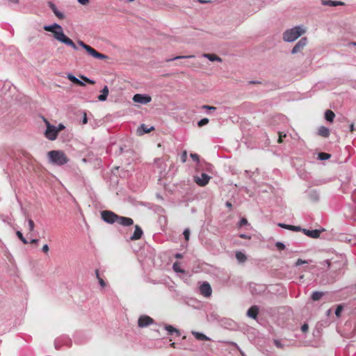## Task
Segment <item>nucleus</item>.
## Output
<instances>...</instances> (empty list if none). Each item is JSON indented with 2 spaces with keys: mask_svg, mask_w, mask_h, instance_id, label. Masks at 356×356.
I'll list each match as a JSON object with an SVG mask.
<instances>
[{
  "mask_svg": "<svg viewBox=\"0 0 356 356\" xmlns=\"http://www.w3.org/2000/svg\"><path fill=\"white\" fill-rule=\"evenodd\" d=\"M44 29L53 33L54 38L58 41L71 47L74 50L78 49L74 42L63 33L62 26L58 24L54 23L51 25H45L44 26Z\"/></svg>",
  "mask_w": 356,
  "mask_h": 356,
  "instance_id": "1",
  "label": "nucleus"
},
{
  "mask_svg": "<svg viewBox=\"0 0 356 356\" xmlns=\"http://www.w3.org/2000/svg\"><path fill=\"white\" fill-rule=\"evenodd\" d=\"M47 155L49 163L55 165L61 166L69 161L66 154L61 150H51Z\"/></svg>",
  "mask_w": 356,
  "mask_h": 356,
  "instance_id": "2",
  "label": "nucleus"
},
{
  "mask_svg": "<svg viewBox=\"0 0 356 356\" xmlns=\"http://www.w3.org/2000/svg\"><path fill=\"white\" fill-rule=\"evenodd\" d=\"M305 32L302 26H296L287 29L283 33V40L287 42H291L298 39Z\"/></svg>",
  "mask_w": 356,
  "mask_h": 356,
  "instance_id": "3",
  "label": "nucleus"
},
{
  "mask_svg": "<svg viewBox=\"0 0 356 356\" xmlns=\"http://www.w3.org/2000/svg\"><path fill=\"white\" fill-rule=\"evenodd\" d=\"M78 44L82 48H83L90 56H91L95 58H97L99 60H104V59H106L108 58V56L106 55L98 52L94 48H92L90 45L86 44L81 40H78Z\"/></svg>",
  "mask_w": 356,
  "mask_h": 356,
  "instance_id": "4",
  "label": "nucleus"
},
{
  "mask_svg": "<svg viewBox=\"0 0 356 356\" xmlns=\"http://www.w3.org/2000/svg\"><path fill=\"white\" fill-rule=\"evenodd\" d=\"M44 122L47 126V129L44 131V136L49 140H55L58 134L56 129V126L50 124V122L46 119H44Z\"/></svg>",
  "mask_w": 356,
  "mask_h": 356,
  "instance_id": "5",
  "label": "nucleus"
},
{
  "mask_svg": "<svg viewBox=\"0 0 356 356\" xmlns=\"http://www.w3.org/2000/svg\"><path fill=\"white\" fill-rule=\"evenodd\" d=\"M101 217L104 222L108 224H114L117 223L118 215L111 211L104 210L101 211Z\"/></svg>",
  "mask_w": 356,
  "mask_h": 356,
  "instance_id": "6",
  "label": "nucleus"
},
{
  "mask_svg": "<svg viewBox=\"0 0 356 356\" xmlns=\"http://www.w3.org/2000/svg\"><path fill=\"white\" fill-rule=\"evenodd\" d=\"M152 100V97L146 94H136L133 97V101L141 104H147Z\"/></svg>",
  "mask_w": 356,
  "mask_h": 356,
  "instance_id": "7",
  "label": "nucleus"
},
{
  "mask_svg": "<svg viewBox=\"0 0 356 356\" xmlns=\"http://www.w3.org/2000/svg\"><path fill=\"white\" fill-rule=\"evenodd\" d=\"M200 293L204 297L208 298L211 296L212 289L207 282H204L200 286Z\"/></svg>",
  "mask_w": 356,
  "mask_h": 356,
  "instance_id": "8",
  "label": "nucleus"
},
{
  "mask_svg": "<svg viewBox=\"0 0 356 356\" xmlns=\"http://www.w3.org/2000/svg\"><path fill=\"white\" fill-rule=\"evenodd\" d=\"M154 320L149 316L142 315L138 318V325L140 327H145L153 324Z\"/></svg>",
  "mask_w": 356,
  "mask_h": 356,
  "instance_id": "9",
  "label": "nucleus"
},
{
  "mask_svg": "<svg viewBox=\"0 0 356 356\" xmlns=\"http://www.w3.org/2000/svg\"><path fill=\"white\" fill-rule=\"evenodd\" d=\"M210 179L211 177L209 175L203 172L200 177H195V181L198 186H204L209 183Z\"/></svg>",
  "mask_w": 356,
  "mask_h": 356,
  "instance_id": "10",
  "label": "nucleus"
},
{
  "mask_svg": "<svg viewBox=\"0 0 356 356\" xmlns=\"http://www.w3.org/2000/svg\"><path fill=\"white\" fill-rule=\"evenodd\" d=\"M307 43V39L306 38H302L293 47L291 50V54H295L302 51V49L306 46Z\"/></svg>",
  "mask_w": 356,
  "mask_h": 356,
  "instance_id": "11",
  "label": "nucleus"
},
{
  "mask_svg": "<svg viewBox=\"0 0 356 356\" xmlns=\"http://www.w3.org/2000/svg\"><path fill=\"white\" fill-rule=\"evenodd\" d=\"M71 343H72L71 340L67 337H63L60 338H58L54 341V346H55L56 349H57V350H58L63 344L67 346H70Z\"/></svg>",
  "mask_w": 356,
  "mask_h": 356,
  "instance_id": "12",
  "label": "nucleus"
},
{
  "mask_svg": "<svg viewBox=\"0 0 356 356\" xmlns=\"http://www.w3.org/2000/svg\"><path fill=\"white\" fill-rule=\"evenodd\" d=\"M117 223L124 227H129L134 225V220L129 217L118 216Z\"/></svg>",
  "mask_w": 356,
  "mask_h": 356,
  "instance_id": "13",
  "label": "nucleus"
},
{
  "mask_svg": "<svg viewBox=\"0 0 356 356\" xmlns=\"http://www.w3.org/2000/svg\"><path fill=\"white\" fill-rule=\"evenodd\" d=\"M302 232L307 235V236H309L312 238H317L320 236V234L321 232V230L319 229H301Z\"/></svg>",
  "mask_w": 356,
  "mask_h": 356,
  "instance_id": "14",
  "label": "nucleus"
},
{
  "mask_svg": "<svg viewBox=\"0 0 356 356\" xmlns=\"http://www.w3.org/2000/svg\"><path fill=\"white\" fill-rule=\"evenodd\" d=\"M143 234V232L139 225H135V230L134 234L131 236L130 239L136 241L140 239Z\"/></svg>",
  "mask_w": 356,
  "mask_h": 356,
  "instance_id": "15",
  "label": "nucleus"
},
{
  "mask_svg": "<svg viewBox=\"0 0 356 356\" xmlns=\"http://www.w3.org/2000/svg\"><path fill=\"white\" fill-rule=\"evenodd\" d=\"M259 314V307L256 305L252 306L247 312V316L252 319H256Z\"/></svg>",
  "mask_w": 356,
  "mask_h": 356,
  "instance_id": "16",
  "label": "nucleus"
},
{
  "mask_svg": "<svg viewBox=\"0 0 356 356\" xmlns=\"http://www.w3.org/2000/svg\"><path fill=\"white\" fill-rule=\"evenodd\" d=\"M49 8L51 9V10L53 11V13H54V15L59 19H63L65 18V15L64 14L59 11L56 7V6L52 3V2H49Z\"/></svg>",
  "mask_w": 356,
  "mask_h": 356,
  "instance_id": "17",
  "label": "nucleus"
},
{
  "mask_svg": "<svg viewBox=\"0 0 356 356\" xmlns=\"http://www.w3.org/2000/svg\"><path fill=\"white\" fill-rule=\"evenodd\" d=\"M154 127H151L149 128L147 127L145 124H140V126L137 129V134L138 135H143L144 134L149 133L152 130H154Z\"/></svg>",
  "mask_w": 356,
  "mask_h": 356,
  "instance_id": "18",
  "label": "nucleus"
},
{
  "mask_svg": "<svg viewBox=\"0 0 356 356\" xmlns=\"http://www.w3.org/2000/svg\"><path fill=\"white\" fill-rule=\"evenodd\" d=\"M164 328L170 335H172L173 334H175L178 337L181 335L179 330L174 327L172 325H165Z\"/></svg>",
  "mask_w": 356,
  "mask_h": 356,
  "instance_id": "19",
  "label": "nucleus"
},
{
  "mask_svg": "<svg viewBox=\"0 0 356 356\" xmlns=\"http://www.w3.org/2000/svg\"><path fill=\"white\" fill-rule=\"evenodd\" d=\"M322 4L328 6H343L344 3L340 1L321 0Z\"/></svg>",
  "mask_w": 356,
  "mask_h": 356,
  "instance_id": "20",
  "label": "nucleus"
},
{
  "mask_svg": "<svg viewBox=\"0 0 356 356\" xmlns=\"http://www.w3.org/2000/svg\"><path fill=\"white\" fill-rule=\"evenodd\" d=\"M67 78L72 81V83L77 84L80 86H85L86 84L83 81L79 80L78 78H76L74 75L72 74H68L67 76Z\"/></svg>",
  "mask_w": 356,
  "mask_h": 356,
  "instance_id": "21",
  "label": "nucleus"
},
{
  "mask_svg": "<svg viewBox=\"0 0 356 356\" xmlns=\"http://www.w3.org/2000/svg\"><path fill=\"white\" fill-rule=\"evenodd\" d=\"M102 94L98 96V99L101 102H104L106 100L108 95V88L107 86H105L101 91Z\"/></svg>",
  "mask_w": 356,
  "mask_h": 356,
  "instance_id": "22",
  "label": "nucleus"
},
{
  "mask_svg": "<svg viewBox=\"0 0 356 356\" xmlns=\"http://www.w3.org/2000/svg\"><path fill=\"white\" fill-rule=\"evenodd\" d=\"M318 134L319 136L327 138L330 135V129L324 126H321L318 128Z\"/></svg>",
  "mask_w": 356,
  "mask_h": 356,
  "instance_id": "23",
  "label": "nucleus"
},
{
  "mask_svg": "<svg viewBox=\"0 0 356 356\" xmlns=\"http://www.w3.org/2000/svg\"><path fill=\"white\" fill-rule=\"evenodd\" d=\"M278 226L282 228H284V229H286L289 230H292V231H300L301 230L300 227L286 225L284 223H278Z\"/></svg>",
  "mask_w": 356,
  "mask_h": 356,
  "instance_id": "24",
  "label": "nucleus"
},
{
  "mask_svg": "<svg viewBox=\"0 0 356 356\" xmlns=\"http://www.w3.org/2000/svg\"><path fill=\"white\" fill-rule=\"evenodd\" d=\"M235 255H236V258L237 261L240 264H243L247 260L246 255L241 251L236 252Z\"/></svg>",
  "mask_w": 356,
  "mask_h": 356,
  "instance_id": "25",
  "label": "nucleus"
},
{
  "mask_svg": "<svg viewBox=\"0 0 356 356\" xmlns=\"http://www.w3.org/2000/svg\"><path fill=\"white\" fill-rule=\"evenodd\" d=\"M203 56L208 58L210 61H222L221 58L213 54H203Z\"/></svg>",
  "mask_w": 356,
  "mask_h": 356,
  "instance_id": "26",
  "label": "nucleus"
},
{
  "mask_svg": "<svg viewBox=\"0 0 356 356\" xmlns=\"http://www.w3.org/2000/svg\"><path fill=\"white\" fill-rule=\"evenodd\" d=\"M335 117L334 113L331 110H327L325 113V118L327 121L332 122Z\"/></svg>",
  "mask_w": 356,
  "mask_h": 356,
  "instance_id": "27",
  "label": "nucleus"
},
{
  "mask_svg": "<svg viewBox=\"0 0 356 356\" xmlns=\"http://www.w3.org/2000/svg\"><path fill=\"white\" fill-rule=\"evenodd\" d=\"M192 334L198 340H200V341L209 340V338L208 337H207L205 334H204L203 333L197 332H193Z\"/></svg>",
  "mask_w": 356,
  "mask_h": 356,
  "instance_id": "28",
  "label": "nucleus"
},
{
  "mask_svg": "<svg viewBox=\"0 0 356 356\" xmlns=\"http://www.w3.org/2000/svg\"><path fill=\"white\" fill-rule=\"evenodd\" d=\"M324 295L323 292L321 291H314L312 293L311 298L313 301L319 300Z\"/></svg>",
  "mask_w": 356,
  "mask_h": 356,
  "instance_id": "29",
  "label": "nucleus"
},
{
  "mask_svg": "<svg viewBox=\"0 0 356 356\" xmlns=\"http://www.w3.org/2000/svg\"><path fill=\"white\" fill-rule=\"evenodd\" d=\"M331 157V155L330 154H327L325 152H321L318 154V158L321 161H325Z\"/></svg>",
  "mask_w": 356,
  "mask_h": 356,
  "instance_id": "30",
  "label": "nucleus"
},
{
  "mask_svg": "<svg viewBox=\"0 0 356 356\" xmlns=\"http://www.w3.org/2000/svg\"><path fill=\"white\" fill-rule=\"evenodd\" d=\"M16 235L17 236V237L20 239V241L24 243V244H28L29 243V241L26 240V238L23 236L22 233L20 232V231H17L16 232Z\"/></svg>",
  "mask_w": 356,
  "mask_h": 356,
  "instance_id": "31",
  "label": "nucleus"
},
{
  "mask_svg": "<svg viewBox=\"0 0 356 356\" xmlns=\"http://www.w3.org/2000/svg\"><path fill=\"white\" fill-rule=\"evenodd\" d=\"M27 222H28V225H29V230L30 232H32L34 231V228H35V223L33 222V220L31 218H29L27 220Z\"/></svg>",
  "mask_w": 356,
  "mask_h": 356,
  "instance_id": "32",
  "label": "nucleus"
},
{
  "mask_svg": "<svg viewBox=\"0 0 356 356\" xmlns=\"http://www.w3.org/2000/svg\"><path fill=\"white\" fill-rule=\"evenodd\" d=\"M343 309V307L342 305H338L337 307L335 309V315L337 316V317H339L341 316V314L342 312Z\"/></svg>",
  "mask_w": 356,
  "mask_h": 356,
  "instance_id": "33",
  "label": "nucleus"
},
{
  "mask_svg": "<svg viewBox=\"0 0 356 356\" xmlns=\"http://www.w3.org/2000/svg\"><path fill=\"white\" fill-rule=\"evenodd\" d=\"M80 77H81V79L82 80H83L85 82H86L88 83H90V84H94L95 83V81L94 80H92V79L88 78L87 76H84V75H81Z\"/></svg>",
  "mask_w": 356,
  "mask_h": 356,
  "instance_id": "34",
  "label": "nucleus"
},
{
  "mask_svg": "<svg viewBox=\"0 0 356 356\" xmlns=\"http://www.w3.org/2000/svg\"><path fill=\"white\" fill-rule=\"evenodd\" d=\"M275 247L278 250H283L285 249V245L280 241L275 243Z\"/></svg>",
  "mask_w": 356,
  "mask_h": 356,
  "instance_id": "35",
  "label": "nucleus"
},
{
  "mask_svg": "<svg viewBox=\"0 0 356 356\" xmlns=\"http://www.w3.org/2000/svg\"><path fill=\"white\" fill-rule=\"evenodd\" d=\"M209 123V119L208 118H203L202 120H200L198 122H197V125L199 127H202L204 125H206L207 124Z\"/></svg>",
  "mask_w": 356,
  "mask_h": 356,
  "instance_id": "36",
  "label": "nucleus"
},
{
  "mask_svg": "<svg viewBox=\"0 0 356 356\" xmlns=\"http://www.w3.org/2000/svg\"><path fill=\"white\" fill-rule=\"evenodd\" d=\"M278 135H279V138L277 139V142L279 143H282V138H284L286 136V134L284 133V132H282V131H279L278 132Z\"/></svg>",
  "mask_w": 356,
  "mask_h": 356,
  "instance_id": "37",
  "label": "nucleus"
},
{
  "mask_svg": "<svg viewBox=\"0 0 356 356\" xmlns=\"http://www.w3.org/2000/svg\"><path fill=\"white\" fill-rule=\"evenodd\" d=\"M183 234L184 236V238L186 239V241H188L189 240V237H190V230H189V229H188V228L185 229L184 232H183Z\"/></svg>",
  "mask_w": 356,
  "mask_h": 356,
  "instance_id": "38",
  "label": "nucleus"
},
{
  "mask_svg": "<svg viewBox=\"0 0 356 356\" xmlns=\"http://www.w3.org/2000/svg\"><path fill=\"white\" fill-rule=\"evenodd\" d=\"M190 156L191 157V159L195 161L196 163H199L200 162V158H199V156L197 154H195V153H191L190 154Z\"/></svg>",
  "mask_w": 356,
  "mask_h": 356,
  "instance_id": "39",
  "label": "nucleus"
},
{
  "mask_svg": "<svg viewBox=\"0 0 356 356\" xmlns=\"http://www.w3.org/2000/svg\"><path fill=\"white\" fill-rule=\"evenodd\" d=\"M308 263H309V261H308L302 260V259H298L296 261V262L295 265H296V266H300V265H302V264H308Z\"/></svg>",
  "mask_w": 356,
  "mask_h": 356,
  "instance_id": "40",
  "label": "nucleus"
},
{
  "mask_svg": "<svg viewBox=\"0 0 356 356\" xmlns=\"http://www.w3.org/2000/svg\"><path fill=\"white\" fill-rule=\"evenodd\" d=\"M273 343L277 348H283V344L282 343V341L280 340L275 339Z\"/></svg>",
  "mask_w": 356,
  "mask_h": 356,
  "instance_id": "41",
  "label": "nucleus"
},
{
  "mask_svg": "<svg viewBox=\"0 0 356 356\" xmlns=\"http://www.w3.org/2000/svg\"><path fill=\"white\" fill-rule=\"evenodd\" d=\"M187 159V152L186 151H184L183 153L181 155V161L182 163H185Z\"/></svg>",
  "mask_w": 356,
  "mask_h": 356,
  "instance_id": "42",
  "label": "nucleus"
},
{
  "mask_svg": "<svg viewBox=\"0 0 356 356\" xmlns=\"http://www.w3.org/2000/svg\"><path fill=\"white\" fill-rule=\"evenodd\" d=\"M124 152H129V150H126V151H124V148H123L122 146H119V147H118V151H116L115 154H118V155H120V154H122V153H124Z\"/></svg>",
  "mask_w": 356,
  "mask_h": 356,
  "instance_id": "43",
  "label": "nucleus"
},
{
  "mask_svg": "<svg viewBox=\"0 0 356 356\" xmlns=\"http://www.w3.org/2000/svg\"><path fill=\"white\" fill-rule=\"evenodd\" d=\"M65 129V127L63 124L60 123L57 127H56V129L58 133L60 131H62Z\"/></svg>",
  "mask_w": 356,
  "mask_h": 356,
  "instance_id": "44",
  "label": "nucleus"
},
{
  "mask_svg": "<svg viewBox=\"0 0 356 356\" xmlns=\"http://www.w3.org/2000/svg\"><path fill=\"white\" fill-rule=\"evenodd\" d=\"M247 224H248V220L245 218H241L240 220V221H239V226L240 227H241L243 225H247Z\"/></svg>",
  "mask_w": 356,
  "mask_h": 356,
  "instance_id": "45",
  "label": "nucleus"
},
{
  "mask_svg": "<svg viewBox=\"0 0 356 356\" xmlns=\"http://www.w3.org/2000/svg\"><path fill=\"white\" fill-rule=\"evenodd\" d=\"M98 281H99V285H100L102 288H104V287L106 286V282H104V280L102 278H99Z\"/></svg>",
  "mask_w": 356,
  "mask_h": 356,
  "instance_id": "46",
  "label": "nucleus"
},
{
  "mask_svg": "<svg viewBox=\"0 0 356 356\" xmlns=\"http://www.w3.org/2000/svg\"><path fill=\"white\" fill-rule=\"evenodd\" d=\"M172 267H173V269L175 270V271H176V272H180V273L183 272V270L178 267V265L177 263H175L173 264Z\"/></svg>",
  "mask_w": 356,
  "mask_h": 356,
  "instance_id": "47",
  "label": "nucleus"
},
{
  "mask_svg": "<svg viewBox=\"0 0 356 356\" xmlns=\"http://www.w3.org/2000/svg\"><path fill=\"white\" fill-rule=\"evenodd\" d=\"M193 57V56H177V57H175L172 59H168L167 60V61H171V60H177V59H180V58H191Z\"/></svg>",
  "mask_w": 356,
  "mask_h": 356,
  "instance_id": "48",
  "label": "nucleus"
},
{
  "mask_svg": "<svg viewBox=\"0 0 356 356\" xmlns=\"http://www.w3.org/2000/svg\"><path fill=\"white\" fill-rule=\"evenodd\" d=\"M49 250V246L47 244H44L42 248V251L44 253H47Z\"/></svg>",
  "mask_w": 356,
  "mask_h": 356,
  "instance_id": "49",
  "label": "nucleus"
},
{
  "mask_svg": "<svg viewBox=\"0 0 356 356\" xmlns=\"http://www.w3.org/2000/svg\"><path fill=\"white\" fill-rule=\"evenodd\" d=\"M308 329H309V326H308V325H307V323H305V324H303V325L301 326V330H302V332H307V331L308 330Z\"/></svg>",
  "mask_w": 356,
  "mask_h": 356,
  "instance_id": "50",
  "label": "nucleus"
},
{
  "mask_svg": "<svg viewBox=\"0 0 356 356\" xmlns=\"http://www.w3.org/2000/svg\"><path fill=\"white\" fill-rule=\"evenodd\" d=\"M202 108L204 109H208V110H212V111H215L216 110V108L214 107V106H208V105H204L202 106Z\"/></svg>",
  "mask_w": 356,
  "mask_h": 356,
  "instance_id": "51",
  "label": "nucleus"
},
{
  "mask_svg": "<svg viewBox=\"0 0 356 356\" xmlns=\"http://www.w3.org/2000/svg\"><path fill=\"white\" fill-rule=\"evenodd\" d=\"M239 237L244 239H250V236L246 234H241L239 235Z\"/></svg>",
  "mask_w": 356,
  "mask_h": 356,
  "instance_id": "52",
  "label": "nucleus"
},
{
  "mask_svg": "<svg viewBox=\"0 0 356 356\" xmlns=\"http://www.w3.org/2000/svg\"><path fill=\"white\" fill-rule=\"evenodd\" d=\"M87 122H88L87 115H86V113H83V119H82V123L83 124H86Z\"/></svg>",
  "mask_w": 356,
  "mask_h": 356,
  "instance_id": "53",
  "label": "nucleus"
},
{
  "mask_svg": "<svg viewBox=\"0 0 356 356\" xmlns=\"http://www.w3.org/2000/svg\"><path fill=\"white\" fill-rule=\"evenodd\" d=\"M78 2L81 5H86L89 2V0H78Z\"/></svg>",
  "mask_w": 356,
  "mask_h": 356,
  "instance_id": "54",
  "label": "nucleus"
},
{
  "mask_svg": "<svg viewBox=\"0 0 356 356\" xmlns=\"http://www.w3.org/2000/svg\"><path fill=\"white\" fill-rule=\"evenodd\" d=\"M312 197L314 200H317L318 199V194L314 192L312 195Z\"/></svg>",
  "mask_w": 356,
  "mask_h": 356,
  "instance_id": "55",
  "label": "nucleus"
},
{
  "mask_svg": "<svg viewBox=\"0 0 356 356\" xmlns=\"http://www.w3.org/2000/svg\"><path fill=\"white\" fill-rule=\"evenodd\" d=\"M225 206L230 209L232 208V204L229 201L225 202Z\"/></svg>",
  "mask_w": 356,
  "mask_h": 356,
  "instance_id": "56",
  "label": "nucleus"
},
{
  "mask_svg": "<svg viewBox=\"0 0 356 356\" xmlns=\"http://www.w3.org/2000/svg\"><path fill=\"white\" fill-rule=\"evenodd\" d=\"M38 241H39V240H38V239H37V238H33V239H31V240L30 241V242H29V243H38Z\"/></svg>",
  "mask_w": 356,
  "mask_h": 356,
  "instance_id": "57",
  "label": "nucleus"
},
{
  "mask_svg": "<svg viewBox=\"0 0 356 356\" xmlns=\"http://www.w3.org/2000/svg\"><path fill=\"white\" fill-rule=\"evenodd\" d=\"M183 257V255L181 253H177L175 254V258L177 259H181Z\"/></svg>",
  "mask_w": 356,
  "mask_h": 356,
  "instance_id": "58",
  "label": "nucleus"
},
{
  "mask_svg": "<svg viewBox=\"0 0 356 356\" xmlns=\"http://www.w3.org/2000/svg\"><path fill=\"white\" fill-rule=\"evenodd\" d=\"M95 275H96V277L97 278V280H99V278H101L99 277V270L97 269L95 270Z\"/></svg>",
  "mask_w": 356,
  "mask_h": 356,
  "instance_id": "59",
  "label": "nucleus"
},
{
  "mask_svg": "<svg viewBox=\"0 0 356 356\" xmlns=\"http://www.w3.org/2000/svg\"><path fill=\"white\" fill-rule=\"evenodd\" d=\"M348 46H354L356 47V42H350L348 44Z\"/></svg>",
  "mask_w": 356,
  "mask_h": 356,
  "instance_id": "60",
  "label": "nucleus"
},
{
  "mask_svg": "<svg viewBox=\"0 0 356 356\" xmlns=\"http://www.w3.org/2000/svg\"><path fill=\"white\" fill-rule=\"evenodd\" d=\"M9 1L14 4H17L19 3V0H9Z\"/></svg>",
  "mask_w": 356,
  "mask_h": 356,
  "instance_id": "61",
  "label": "nucleus"
},
{
  "mask_svg": "<svg viewBox=\"0 0 356 356\" xmlns=\"http://www.w3.org/2000/svg\"><path fill=\"white\" fill-rule=\"evenodd\" d=\"M350 131H353L354 130V124H350Z\"/></svg>",
  "mask_w": 356,
  "mask_h": 356,
  "instance_id": "62",
  "label": "nucleus"
},
{
  "mask_svg": "<svg viewBox=\"0 0 356 356\" xmlns=\"http://www.w3.org/2000/svg\"><path fill=\"white\" fill-rule=\"evenodd\" d=\"M199 1H200V3H205V2H206L205 1H203V0H199Z\"/></svg>",
  "mask_w": 356,
  "mask_h": 356,
  "instance_id": "63",
  "label": "nucleus"
},
{
  "mask_svg": "<svg viewBox=\"0 0 356 356\" xmlns=\"http://www.w3.org/2000/svg\"><path fill=\"white\" fill-rule=\"evenodd\" d=\"M170 346L174 347V346H175V343H172L170 344Z\"/></svg>",
  "mask_w": 356,
  "mask_h": 356,
  "instance_id": "64",
  "label": "nucleus"
}]
</instances>
